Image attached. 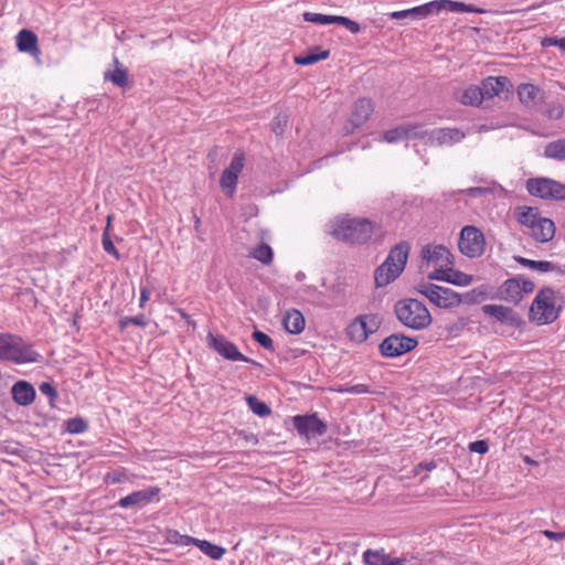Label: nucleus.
<instances>
[{
	"mask_svg": "<svg viewBox=\"0 0 565 565\" xmlns=\"http://www.w3.org/2000/svg\"><path fill=\"white\" fill-rule=\"evenodd\" d=\"M419 137H423V132L418 126L413 125H402L385 131L383 135V139L390 143Z\"/></svg>",
	"mask_w": 565,
	"mask_h": 565,
	"instance_id": "aec40b11",
	"label": "nucleus"
},
{
	"mask_svg": "<svg viewBox=\"0 0 565 565\" xmlns=\"http://www.w3.org/2000/svg\"><path fill=\"white\" fill-rule=\"evenodd\" d=\"M459 298L461 299V303L467 305H476L484 301L489 298L488 288L486 286H479L473 288L463 295L459 294Z\"/></svg>",
	"mask_w": 565,
	"mask_h": 565,
	"instance_id": "2f4dec72",
	"label": "nucleus"
},
{
	"mask_svg": "<svg viewBox=\"0 0 565 565\" xmlns=\"http://www.w3.org/2000/svg\"><path fill=\"white\" fill-rule=\"evenodd\" d=\"M540 88L533 84H521L518 87V96L526 107H534L540 98Z\"/></svg>",
	"mask_w": 565,
	"mask_h": 565,
	"instance_id": "bb28decb",
	"label": "nucleus"
},
{
	"mask_svg": "<svg viewBox=\"0 0 565 565\" xmlns=\"http://www.w3.org/2000/svg\"><path fill=\"white\" fill-rule=\"evenodd\" d=\"M246 402L252 412L260 417L268 416L271 413L270 407L266 403L259 401L256 396L248 395L246 397Z\"/></svg>",
	"mask_w": 565,
	"mask_h": 565,
	"instance_id": "c9c22d12",
	"label": "nucleus"
},
{
	"mask_svg": "<svg viewBox=\"0 0 565 565\" xmlns=\"http://www.w3.org/2000/svg\"><path fill=\"white\" fill-rule=\"evenodd\" d=\"M126 480V476L125 473L122 472H111V473H107L106 475V478H105V481L107 483H110V484H117V483H121Z\"/></svg>",
	"mask_w": 565,
	"mask_h": 565,
	"instance_id": "5fc2aeb1",
	"label": "nucleus"
},
{
	"mask_svg": "<svg viewBox=\"0 0 565 565\" xmlns=\"http://www.w3.org/2000/svg\"><path fill=\"white\" fill-rule=\"evenodd\" d=\"M509 79L504 76L493 77L489 76L481 83V90L483 98H492L503 92Z\"/></svg>",
	"mask_w": 565,
	"mask_h": 565,
	"instance_id": "393cba45",
	"label": "nucleus"
},
{
	"mask_svg": "<svg viewBox=\"0 0 565 565\" xmlns=\"http://www.w3.org/2000/svg\"><path fill=\"white\" fill-rule=\"evenodd\" d=\"M530 235L540 243L550 242L555 235V225L552 220L540 217L530 230Z\"/></svg>",
	"mask_w": 565,
	"mask_h": 565,
	"instance_id": "4be33fe9",
	"label": "nucleus"
},
{
	"mask_svg": "<svg viewBox=\"0 0 565 565\" xmlns=\"http://www.w3.org/2000/svg\"><path fill=\"white\" fill-rule=\"evenodd\" d=\"M557 47L565 55V38H559L558 43H557Z\"/></svg>",
	"mask_w": 565,
	"mask_h": 565,
	"instance_id": "774afa93",
	"label": "nucleus"
},
{
	"mask_svg": "<svg viewBox=\"0 0 565 565\" xmlns=\"http://www.w3.org/2000/svg\"><path fill=\"white\" fill-rule=\"evenodd\" d=\"M282 323L285 330L290 334H299L305 329V318L297 309L287 311Z\"/></svg>",
	"mask_w": 565,
	"mask_h": 565,
	"instance_id": "a878e982",
	"label": "nucleus"
},
{
	"mask_svg": "<svg viewBox=\"0 0 565 565\" xmlns=\"http://www.w3.org/2000/svg\"><path fill=\"white\" fill-rule=\"evenodd\" d=\"M340 393H349V394H366L371 393L370 386L366 384H355L350 386H344L338 390Z\"/></svg>",
	"mask_w": 565,
	"mask_h": 565,
	"instance_id": "603ef678",
	"label": "nucleus"
},
{
	"mask_svg": "<svg viewBox=\"0 0 565 565\" xmlns=\"http://www.w3.org/2000/svg\"><path fill=\"white\" fill-rule=\"evenodd\" d=\"M303 19L307 22H311L315 24H332L334 23L335 15H327L316 12H305Z\"/></svg>",
	"mask_w": 565,
	"mask_h": 565,
	"instance_id": "a19ab883",
	"label": "nucleus"
},
{
	"mask_svg": "<svg viewBox=\"0 0 565 565\" xmlns=\"http://www.w3.org/2000/svg\"><path fill=\"white\" fill-rule=\"evenodd\" d=\"M422 260L427 265L435 266H452L454 265V255L450 250L444 245H433L427 244L420 249Z\"/></svg>",
	"mask_w": 565,
	"mask_h": 565,
	"instance_id": "4468645a",
	"label": "nucleus"
},
{
	"mask_svg": "<svg viewBox=\"0 0 565 565\" xmlns=\"http://www.w3.org/2000/svg\"><path fill=\"white\" fill-rule=\"evenodd\" d=\"M558 40H559V38H550V36H546V38H543V39H542V41H541V45H542L543 47L557 46Z\"/></svg>",
	"mask_w": 565,
	"mask_h": 565,
	"instance_id": "680f3d73",
	"label": "nucleus"
},
{
	"mask_svg": "<svg viewBox=\"0 0 565 565\" xmlns=\"http://www.w3.org/2000/svg\"><path fill=\"white\" fill-rule=\"evenodd\" d=\"M542 534L552 540V541H561L562 537H561V532H554V531H551V530H544L542 531Z\"/></svg>",
	"mask_w": 565,
	"mask_h": 565,
	"instance_id": "e2e57ef3",
	"label": "nucleus"
},
{
	"mask_svg": "<svg viewBox=\"0 0 565 565\" xmlns=\"http://www.w3.org/2000/svg\"><path fill=\"white\" fill-rule=\"evenodd\" d=\"M366 565H406L408 559L405 556L392 557L383 551L366 550L363 553Z\"/></svg>",
	"mask_w": 565,
	"mask_h": 565,
	"instance_id": "412c9836",
	"label": "nucleus"
},
{
	"mask_svg": "<svg viewBox=\"0 0 565 565\" xmlns=\"http://www.w3.org/2000/svg\"><path fill=\"white\" fill-rule=\"evenodd\" d=\"M394 312L404 327L413 330H423L433 320L427 307L413 298L398 300L394 306Z\"/></svg>",
	"mask_w": 565,
	"mask_h": 565,
	"instance_id": "39448f33",
	"label": "nucleus"
},
{
	"mask_svg": "<svg viewBox=\"0 0 565 565\" xmlns=\"http://www.w3.org/2000/svg\"><path fill=\"white\" fill-rule=\"evenodd\" d=\"M160 488L149 487L142 490L134 491L130 494L119 499L117 507L128 509L132 507H145L152 501H159Z\"/></svg>",
	"mask_w": 565,
	"mask_h": 565,
	"instance_id": "2eb2a0df",
	"label": "nucleus"
},
{
	"mask_svg": "<svg viewBox=\"0 0 565 565\" xmlns=\"http://www.w3.org/2000/svg\"><path fill=\"white\" fill-rule=\"evenodd\" d=\"M482 312L489 317H493L501 323L512 327L519 326L520 323L519 315L510 307L502 305H484Z\"/></svg>",
	"mask_w": 565,
	"mask_h": 565,
	"instance_id": "a211bd4d",
	"label": "nucleus"
},
{
	"mask_svg": "<svg viewBox=\"0 0 565 565\" xmlns=\"http://www.w3.org/2000/svg\"><path fill=\"white\" fill-rule=\"evenodd\" d=\"M563 115V107L561 105H554L547 110V117L551 119H558Z\"/></svg>",
	"mask_w": 565,
	"mask_h": 565,
	"instance_id": "4d7b16f0",
	"label": "nucleus"
},
{
	"mask_svg": "<svg viewBox=\"0 0 565 565\" xmlns=\"http://www.w3.org/2000/svg\"><path fill=\"white\" fill-rule=\"evenodd\" d=\"M329 55H330L329 50H321L320 47L316 46L312 51H310L306 54L296 56L295 63L297 65H311L319 61L327 60L329 57Z\"/></svg>",
	"mask_w": 565,
	"mask_h": 565,
	"instance_id": "c756f323",
	"label": "nucleus"
},
{
	"mask_svg": "<svg viewBox=\"0 0 565 565\" xmlns=\"http://www.w3.org/2000/svg\"><path fill=\"white\" fill-rule=\"evenodd\" d=\"M373 223L367 218H337L330 223V234L349 244H364L373 234Z\"/></svg>",
	"mask_w": 565,
	"mask_h": 565,
	"instance_id": "f03ea898",
	"label": "nucleus"
},
{
	"mask_svg": "<svg viewBox=\"0 0 565 565\" xmlns=\"http://www.w3.org/2000/svg\"><path fill=\"white\" fill-rule=\"evenodd\" d=\"M451 266H439V268H436L434 271L428 274L429 280H440L448 282V277L450 275Z\"/></svg>",
	"mask_w": 565,
	"mask_h": 565,
	"instance_id": "3c124183",
	"label": "nucleus"
},
{
	"mask_svg": "<svg viewBox=\"0 0 565 565\" xmlns=\"http://www.w3.org/2000/svg\"><path fill=\"white\" fill-rule=\"evenodd\" d=\"M173 535L178 536V540H175V543L179 545L194 544L196 546V541H199V539H194L189 535H180L178 532H174Z\"/></svg>",
	"mask_w": 565,
	"mask_h": 565,
	"instance_id": "6e6d98bb",
	"label": "nucleus"
},
{
	"mask_svg": "<svg viewBox=\"0 0 565 565\" xmlns=\"http://www.w3.org/2000/svg\"><path fill=\"white\" fill-rule=\"evenodd\" d=\"M334 23L344 26L351 33L356 34L360 32V24L347 17L335 15Z\"/></svg>",
	"mask_w": 565,
	"mask_h": 565,
	"instance_id": "8fccbe9b",
	"label": "nucleus"
},
{
	"mask_svg": "<svg viewBox=\"0 0 565 565\" xmlns=\"http://www.w3.org/2000/svg\"><path fill=\"white\" fill-rule=\"evenodd\" d=\"M416 289L438 308L451 309L461 305L459 294L450 288L429 281H422L417 285Z\"/></svg>",
	"mask_w": 565,
	"mask_h": 565,
	"instance_id": "423d86ee",
	"label": "nucleus"
},
{
	"mask_svg": "<svg viewBox=\"0 0 565 565\" xmlns=\"http://www.w3.org/2000/svg\"><path fill=\"white\" fill-rule=\"evenodd\" d=\"M39 391L41 394L49 397L51 407H55L54 402L58 397L56 388L50 382H42L39 385Z\"/></svg>",
	"mask_w": 565,
	"mask_h": 565,
	"instance_id": "49530a36",
	"label": "nucleus"
},
{
	"mask_svg": "<svg viewBox=\"0 0 565 565\" xmlns=\"http://www.w3.org/2000/svg\"><path fill=\"white\" fill-rule=\"evenodd\" d=\"M483 95L481 90V86L471 85L466 88L461 96L459 97V102L463 105L469 106H478L483 100Z\"/></svg>",
	"mask_w": 565,
	"mask_h": 565,
	"instance_id": "7c9ffc66",
	"label": "nucleus"
},
{
	"mask_svg": "<svg viewBox=\"0 0 565 565\" xmlns=\"http://www.w3.org/2000/svg\"><path fill=\"white\" fill-rule=\"evenodd\" d=\"M196 546L201 550V552H203L205 555H207L214 561L221 559L226 552L224 547L215 545L205 540L196 541Z\"/></svg>",
	"mask_w": 565,
	"mask_h": 565,
	"instance_id": "473e14b6",
	"label": "nucleus"
},
{
	"mask_svg": "<svg viewBox=\"0 0 565 565\" xmlns=\"http://www.w3.org/2000/svg\"><path fill=\"white\" fill-rule=\"evenodd\" d=\"M473 281V276L456 270L451 267L450 275L448 277V284L466 287Z\"/></svg>",
	"mask_w": 565,
	"mask_h": 565,
	"instance_id": "e433bc0d",
	"label": "nucleus"
},
{
	"mask_svg": "<svg viewBox=\"0 0 565 565\" xmlns=\"http://www.w3.org/2000/svg\"><path fill=\"white\" fill-rule=\"evenodd\" d=\"M436 466L437 465L434 460L423 461L415 467V470L416 472H418L419 470L431 471L436 468Z\"/></svg>",
	"mask_w": 565,
	"mask_h": 565,
	"instance_id": "bf43d9fd",
	"label": "nucleus"
},
{
	"mask_svg": "<svg viewBox=\"0 0 565 565\" xmlns=\"http://www.w3.org/2000/svg\"><path fill=\"white\" fill-rule=\"evenodd\" d=\"M115 70L104 74L106 81H110L118 87H126L128 84V70L121 65L117 57H114Z\"/></svg>",
	"mask_w": 565,
	"mask_h": 565,
	"instance_id": "cd10ccee",
	"label": "nucleus"
},
{
	"mask_svg": "<svg viewBox=\"0 0 565 565\" xmlns=\"http://www.w3.org/2000/svg\"><path fill=\"white\" fill-rule=\"evenodd\" d=\"M292 423L300 436L315 438L327 433V424L319 419L316 413L310 415H296Z\"/></svg>",
	"mask_w": 565,
	"mask_h": 565,
	"instance_id": "ddd939ff",
	"label": "nucleus"
},
{
	"mask_svg": "<svg viewBox=\"0 0 565 565\" xmlns=\"http://www.w3.org/2000/svg\"><path fill=\"white\" fill-rule=\"evenodd\" d=\"M252 338L259 344L262 345L264 349L266 350H269V351H274V341L273 339L266 334L265 332L263 331H259V330H255L252 334Z\"/></svg>",
	"mask_w": 565,
	"mask_h": 565,
	"instance_id": "c03bdc74",
	"label": "nucleus"
},
{
	"mask_svg": "<svg viewBox=\"0 0 565 565\" xmlns=\"http://www.w3.org/2000/svg\"><path fill=\"white\" fill-rule=\"evenodd\" d=\"M468 448L471 452H477V454L483 455L489 450V445H488L487 440L480 439V440L470 443Z\"/></svg>",
	"mask_w": 565,
	"mask_h": 565,
	"instance_id": "864d4df0",
	"label": "nucleus"
},
{
	"mask_svg": "<svg viewBox=\"0 0 565 565\" xmlns=\"http://www.w3.org/2000/svg\"><path fill=\"white\" fill-rule=\"evenodd\" d=\"M430 146H452L466 138V132L459 128H436L426 132Z\"/></svg>",
	"mask_w": 565,
	"mask_h": 565,
	"instance_id": "dca6fc26",
	"label": "nucleus"
},
{
	"mask_svg": "<svg viewBox=\"0 0 565 565\" xmlns=\"http://www.w3.org/2000/svg\"><path fill=\"white\" fill-rule=\"evenodd\" d=\"M39 359L40 354L20 335L8 332L0 333L1 362L25 364L38 362Z\"/></svg>",
	"mask_w": 565,
	"mask_h": 565,
	"instance_id": "7ed1b4c3",
	"label": "nucleus"
},
{
	"mask_svg": "<svg viewBox=\"0 0 565 565\" xmlns=\"http://www.w3.org/2000/svg\"><path fill=\"white\" fill-rule=\"evenodd\" d=\"M356 320L363 324L367 337L379 329L380 321L376 315H361L356 317Z\"/></svg>",
	"mask_w": 565,
	"mask_h": 565,
	"instance_id": "4c0bfd02",
	"label": "nucleus"
},
{
	"mask_svg": "<svg viewBox=\"0 0 565 565\" xmlns=\"http://www.w3.org/2000/svg\"><path fill=\"white\" fill-rule=\"evenodd\" d=\"M514 260L523 267H527L540 273L553 271L557 275H563L565 273L559 265L548 260H533L522 256H514Z\"/></svg>",
	"mask_w": 565,
	"mask_h": 565,
	"instance_id": "5701e85b",
	"label": "nucleus"
},
{
	"mask_svg": "<svg viewBox=\"0 0 565 565\" xmlns=\"http://www.w3.org/2000/svg\"><path fill=\"white\" fill-rule=\"evenodd\" d=\"M11 454L17 455L19 452V445L18 444H1L0 445V454Z\"/></svg>",
	"mask_w": 565,
	"mask_h": 565,
	"instance_id": "13d9d810",
	"label": "nucleus"
},
{
	"mask_svg": "<svg viewBox=\"0 0 565 565\" xmlns=\"http://www.w3.org/2000/svg\"><path fill=\"white\" fill-rule=\"evenodd\" d=\"M409 249V244L402 241L390 250L385 262L375 269L374 280L377 287L388 285L403 273Z\"/></svg>",
	"mask_w": 565,
	"mask_h": 565,
	"instance_id": "20e7f679",
	"label": "nucleus"
},
{
	"mask_svg": "<svg viewBox=\"0 0 565 565\" xmlns=\"http://www.w3.org/2000/svg\"><path fill=\"white\" fill-rule=\"evenodd\" d=\"M563 306V296L545 286L535 295L529 310V319L537 326L551 324L558 319Z\"/></svg>",
	"mask_w": 565,
	"mask_h": 565,
	"instance_id": "f257e3e1",
	"label": "nucleus"
},
{
	"mask_svg": "<svg viewBox=\"0 0 565 565\" xmlns=\"http://www.w3.org/2000/svg\"><path fill=\"white\" fill-rule=\"evenodd\" d=\"M239 435L244 437V439L253 445L258 443L256 435L253 433L239 431Z\"/></svg>",
	"mask_w": 565,
	"mask_h": 565,
	"instance_id": "0e129e2a",
	"label": "nucleus"
},
{
	"mask_svg": "<svg viewBox=\"0 0 565 565\" xmlns=\"http://www.w3.org/2000/svg\"><path fill=\"white\" fill-rule=\"evenodd\" d=\"M209 347L216 351L220 355H222L224 359L230 361H242L246 363H250L254 366L262 367L263 365L244 355L235 343L227 340L225 337L222 335H213L212 333H209L206 337Z\"/></svg>",
	"mask_w": 565,
	"mask_h": 565,
	"instance_id": "9b49d317",
	"label": "nucleus"
},
{
	"mask_svg": "<svg viewBox=\"0 0 565 565\" xmlns=\"http://www.w3.org/2000/svg\"><path fill=\"white\" fill-rule=\"evenodd\" d=\"M12 399L19 406L31 405L36 396L33 385L26 381L20 380L11 387Z\"/></svg>",
	"mask_w": 565,
	"mask_h": 565,
	"instance_id": "6ab92c4d",
	"label": "nucleus"
},
{
	"mask_svg": "<svg viewBox=\"0 0 565 565\" xmlns=\"http://www.w3.org/2000/svg\"><path fill=\"white\" fill-rule=\"evenodd\" d=\"M288 116L286 114H278L270 122L271 131L276 136H281L287 127Z\"/></svg>",
	"mask_w": 565,
	"mask_h": 565,
	"instance_id": "79ce46f5",
	"label": "nucleus"
},
{
	"mask_svg": "<svg viewBox=\"0 0 565 565\" xmlns=\"http://www.w3.org/2000/svg\"><path fill=\"white\" fill-rule=\"evenodd\" d=\"M459 250L467 257L476 258L484 252V236L480 230L467 225L460 232Z\"/></svg>",
	"mask_w": 565,
	"mask_h": 565,
	"instance_id": "9d476101",
	"label": "nucleus"
},
{
	"mask_svg": "<svg viewBox=\"0 0 565 565\" xmlns=\"http://www.w3.org/2000/svg\"><path fill=\"white\" fill-rule=\"evenodd\" d=\"M518 221L522 224L527 226L530 230L533 227V225L536 223V221L541 217L539 216L537 212L533 207L523 206L519 207L516 210Z\"/></svg>",
	"mask_w": 565,
	"mask_h": 565,
	"instance_id": "72a5a7b5",
	"label": "nucleus"
},
{
	"mask_svg": "<svg viewBox=\"0 0 565 565\" xmlns=\"http://www.w3.org/2000/svg\"><path fill=\"white\" fill-rule=\"evenodd\" d=\"M150 298V290L147 287L140 288V299H139V307L143 308L146 302Z\"/></svg>",
	"mask_w": 565,
	"mask_h": 565,
	"instance_id": "052dcab7",
	"label": "nucleus"
},
{
	"mask_svg": "<svg viewBox=\"0 0 565 565\" xmlns=\"http://www.w3.org/2000/svg\"><path fill=\"white\" fill-rule=\"evenodd\" d=\"M441 10H447L449 12H483L481 9L471 4L452 0H434L413 9H408V12H411V15L414 18H426L430 14L438 13Z\"/></svg>",
	"mask_w": 565,
	"mask_h": 565,
	"instance_id": "1a4fd4ad",
	"label": "nucleus"
},
{
	"mask_svg": "<svg viewBox=\"0 0 565 565\" xmlns=\"http://www.w3.org/2000/svg\"><path fill=\"white\" fill-rule=\"evenodd\" d=\"M110 220H111V216H108L107 217V226L106 228L104 230V233H103V236H102V244H103V248L106 253L113 255L116 257V259H119L120 258V254L118 253V250L116 249L114 243L111 242L110 239V236H109V225H110Z\"/></svg>",
	"mask_w": 565,
	"mask_h": 565,
	"instance_id": "58836bf2",
	"label": "nucleus"
},
{
	"mask_svg": "<svg viewBox=\"0 0 565 565\" xmlns=\"http://www.w3.org/2000/svg\"><path fill=\"white\" fill-rule=\"evenodd\" d=\"M362 326L355 318L347 328L348 338L356 343L364 342L369 337Z\"/></svg>",
	"mask_w": 565,
	"mask_h": 565,
	"instance_id": "f704fd0d",
	"label": "nucleus"
},
{
	"mask_svg": "<svg viewBox=\"0 0 565 565\" xmlns=\"http://www.w3.org/2000/svg\"><path fill=\"white\" fill-rule=\"evenodd\" d=\"M543 156L556 161H565V138L550 141L544 147Z\"/></svg>",
	"mask_w": 565,
	"mask_h": 565,
	"instance_id": "c85d7f7f",
	"label": "nucleus"
},
{
	"mask_svg": "<svg viewBox=\"0 0 565 565\" xmlns=\"http://www.w3.org/2000/svg\"><path fill=\"white\" fill-rule=\"evenodd\" d=\"M87 427L86 422L81 417L70 418L66 422V430L71 434H82Z\"/></svg>",
	"mask_w": 565,
	"mask_h": 565,
	"instance_id": "37998d69",
	"label": "nucleus"
},
{
	"mask_svg": "<svg viewBox=\"0 0 565 565\" xmlns=\"http://www.w3.org/2000/svg\"><path fill=\"white\" fill-rule=\"evenodd\" d=\"M418 344L416 338L406 337L401 333H394L386 337L379 345L380 353L385 358L401 356Z\"/></svg>",
	"mask_w": 565,
	"mask_h": 565,
	"instance_id": "f8f14e48",
	"label": "nucleus"
},
{
	"mask_svg": "<svg viewBox=\"0 0 565 565\" xmlns=\"http://www.w3.org/2000/svg\"><path fill=\"white\" fill-rule=\"evenodd\" d=\"M526 190L543 200L565 201V184L551 178H531L526 181Z\"/></svg>",
	"mask_w": 565,
	"mask_h": 565,
	"instance_id": "6e6552de",
	"label": "nucleus"
},
{
	"mask_svg": "<svg viewBox=\"0 0 565 565\" xmlns=\"http://www.w3.org/2000/svg\"><path fill=\"white\" fill-rule=\"evenodd\" d=\"M407 15H411V12H408V10L397 11L392 14V17L395 19H399Z\"/></svg>",
	"mask_w": 565,
	"mask_h": 565,
	"instance_id": "338daca9",
	"label": "nucleus"
},
{
	"mask_svg": "<svg viewBox=\"0 0 565 565\" xmlns=\"http://www.w3.org/2000/svg\"><path fill=\"white\" fill-rule=\"evenodd\" d=\"M128 324H132L136 327H146L148 321L143 315H138L135 317H125L119 321V328L124 330Z\"/></svg>",
	"mask_w": 565,
	"mask_h": 565,
	"instance_id": "09e8293b",
	"label": "nucleus"
},
{
	"mask_svg": "<svg viewBox=\"0 0 565 565\" xmlns=\"http://www.w3.org/2000/svg\"><path fill=\"white\" fill-rule=\"evenodd\" d=\"M374 110V105L369 98L358 99L352 108L351 118L345 126V132L352 134L356 128L361 127L370 118Z\"/></svg>",
	"mask_w": 565,
	"mask_h": 565,
	"instance_id": "f3484780",
	"label": "nucleus"
},
{
	"mask_svg": "<svg viewBox=\"0 0 565 565\" xmlns=\"http://www.w3.org/2000/svg\"><path fill=\"white\" fill-rule=\"evenodd\" d=\"M467 324V319L465 318H460L458 320V322L456 324H454V327H448V330L450 332L455 331V330H459V329H462Z\"/></svg>",
	"mask_w": 565,
	"mask_h": 565,
	"instance_id": "69168bd1",
	"label": "nucleus"
},
{
	"mask_svg": "<svg viewBox=\"0 0 565 565\" xmlns=\"http://www.w3.org/2000/svg\"><path fill=\"white\" fill-rule=\"evenodd\" d=\"M221 185L232 195L237 185V178L233 177L230 171L224 170L221 175Z\"/></svg>",
	"mask_w": 565,
	"mask_h": 565,
	"instance_id": "a18cd8bd",
	"label": "nucleus"
},
{
	"mask_svg": "<svg viewBox=\"0 0 565 565\" xmlns=\"http://www.w3.org/2000/svg\"><path fill=\"white\" fill-rule=\"evenodd\" d=\"M534 282L523 276H515L503 281L498 290L497 298L512 305H519L524 295L534 290Z\"/></svg>",
	"mask_w": 565,
	"mask_h": 565,
	"instance_id": "0eeeda50",
	"label": "nucleus"
},
{
	"mask_svg": "<svg viewBox=\"0 0 565 565\" xmlns=\"http://www.w3.org/2000/svg\"><path fill=\"white\" fill-rule=\"evenodd\" d=\"M244 168V156L243 153H235L233 157L230 167L226 168V171H230L233 177H236L238 179V175L241 174L242 170Z\"/></svg>",
	"mask_w": 565,
	"mask_h": 565,
	"instance_id": "de8ad7c7",
	"label": "nucleus"
},
{
	"mask_svg": "<svg viewBox=\"0 0 565 565\" xmlns=\"http://www.w3.org/2000/svg\"><path fill=\"white\" fill-rule=\"evenodd\" d=\"M17 46L20 52L39 54L38 36L34 32L23 29L17 35Z\"/></svg>",
	"mask_w": 565,
	"mask_h": 565,
	"instance_id": "b1692460",
	"label": "nucleus"
},
{
	"mask_svg": "<svg viewBox=\"0 0 565 565\" xmlns=\"http://www.w3.org/2000/svg\"><path fill=\"white\" fill-rule=\"evenodd\" d=\"M252 255L265 265L270 264L274 256L273 249L267 244H260L257 248L254 249Z\"/></svg>",
	"mask_w": 565,
	"mask_h": 565,
	"instance_id": "ea45409f",
	"label": "nucleus"
}]
</instances>
